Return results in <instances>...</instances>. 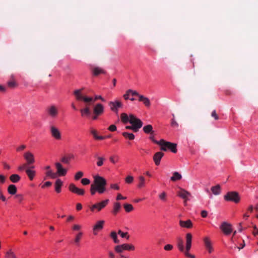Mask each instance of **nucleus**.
I'll list each match as a JSON object with an SVG mask.
<instances>
[{
    "mask_svg": "<svg viewBox=\"0 0 258 258\" xmlns=\"http://www.w3.org/2000/svg\"><path fill=\"white\" fill-rule=\"evenodd\" d=\"M97 191L100 194H103L106 190L105 186L97 187Z\"/></svg>",
    "mask_w": 258,
    "mask_h": 258,
    "instance_id": "nucleus-50",
    "label": "nucleus"
},
{
    "mask_svg": "<svg viewBox=\"0 0 258 258\" xmlns=\"http://www.w3.org/2000/svg\"><path fill=\"white\" fill-rule=\"evenodd\" d=\"M50 131L52 137L56 140H60L61 139V133L56 127L53 125L51 126Z\"/></svg>",
    "mask_w": 258,
    "mask_h": 258,
    "instance_id": "nucleus-10",
    "label": "nucleus"
},
{
    "mask_svg": "<svg viewBox=\"0 0 258 258\" xmlns=\"http://www.w3.org/2000/svg\"><path fill=\"white\" fill-rule=\"evenodd\" d=\"M130 123L134 126V128L139 131V130L142 126L143 122L141 119L137 118L134 115H130Z\"/></svg>",
    "mask_w": 258,
    "mask_h": 258,
    "instance_id": "nucleus-6",
    "label": "nucleus"
},
{
    "mask_svg": "<svg viewBox=\"0 0 258 258\" xmlns=\"http://www.w3.org/2000/svg\"><path fill=\"white\" fill-rule=\"evenodd\" d=\"M55 165L57 169V173L59 176H64L67 174V169L63 168L60 163L56 162Z\"/></svg>",
    "mask_w": 258,
    "mask_h": 258,
    "instance_id": "nucleus-16",
    "label": "nucleus"
},
{
    "mask_svg": "<svg viewBox=\"0 0 258 258\" xmlns=\"http://www.w3.org/2000/svg\"><path fill=\"white\" fill-rule=\"evenodd\" d=\"M118 234H119L122 238H126L127 239L129 238V236L127 235V232H123L120 230H118Z\"/></svg>",
    "mask_w": 258,
    "mask_h": 258,
    "instance_id": "nucleus-48",
    "label": "nucleus"
},
{
    "mask_svg": "<svg viewBox=\"0 0 258 258\" xmlns=\"http://www.w3.org/2000/svg\"><path fill=\"white\" fill-rule=\"evenodd\" d=\"M182 175L178 172H174L173 174V176L171 177V180L173 181H175L181 179Z\"/></svg>",
    "mask_w": 258,
    "mask_h": 258,
    "instance_id": "nucleus-34",
    "label": "nucleus"
},
{
    "mask_svg": "<svg viewBox=\"0 0 258 258\" xmlns=\"http://www.w3.org/2000/svg\"><path fill=\"white\" fill-rule=\"evenodd\" d=\"M122 135L124 138L130 140H133L135 139V135L133 133L123 132Z\"/></svg>",
    "mask_w": 258,
    "mask_h": 258,
    "instance_id": "nucleus-37",
    "label": "nucleus"
},
{
    "mask_svg": "<svg viewBox=\"0 0 258 258\" xmlns=\"http://www.w3.org/2000/svg\"><path fill=\"white\" fill-rule=\"evenodd\" d=\"M134 181V177L132 176H127L125 178V182L127 183H131Z\"/></svg>",
    "mask_w": 258,
    "mask_h": 258,
    "instance_id": "nucleus-51",
    "label": "nucleus"
},
{
    "mask_svg": "<svg viewBox=\"0 0 258 258\" xmlns=\"http://www.w3.org/2000/svg\"><path fill=\"white\" fill-rule=\"evenodd\" d=\"M104 111V106L101 103H97L93 108V115L92 116L93 120H96L98 117L101 115Z\"/></svg>",
    "mask_w": 258,
    "mask_h": 258,
    "instance_id": "nucleus-4",
    "label": "nucleus"
},
{
    "mask_svg": "<svg viewBox=\"0 0 258 258\" xmlns=\"http://www.w3.org/2000/svg\"><path fill=\"white\" fill-rule=\"evenodd\" d=\"M86 104L84 108L80 109L81 115L82 117L89 116L90 115L91 112L89 107V103H86Z\"/></svg>",
    "mask_w": 258,
    "mask_h": 258,
    "instance_id": "nucleus-17",
    "label": "nucleus"
},
{
    "mask_svg": "<svg viewBox=\"0 0 258 258\" xmlns=\"http://www.w3.org/2000/svg\"><path fill=\"white\" fill-rule=\"evenodd\" d=\"M164 153L161 152L156 153L153 156V160L156 165L158 166L160 164V161L164 156Z\"/></svg>",
    "mask_w": 258,
    "mask_h": 258,
    "instance_id": "nucleus-18",
    "label": "nucleus"
},
{
    "mask_svg": "<svg viewBox=\"0 0 258 258\" xmlns=\"http://www.w3.org/2000/svg\"><path fill=\"white\" fill-rule=\"evenodd\" d=\"M83 90V88H82L81 89L76 90L74 91V94L77 100H82L85 103H91L92 102H94L98 99H100L103 102L105 101V99L100 95L95 96L94 99L91 97L83 96L81 93Z\"/></svg>",
    "mask_w": 258,
    "mask_h": 258,
    "instance_id": "nucleus-1",
    "label": "nucleus"
},
{
    "mask_svg": "<svg viewBox=\"0 0 258 258\" xmlns=\"http://www.w3.org/2000/svg\"><path fill=\"white\" fill-rule=\"evenodd\" d=\"M90 181L88 178H83L81 180V183L83 185H85L89 184L90 183Z\"/></svg>",
    "mask_w": 258,
    "mask_h": 258,
    "instance_id": "nucleus-55",
    "label": "nucleus"
},
{
    "mask_svg": "<svg viewBox=\"0 0 258 258\" xmlns=\"http://www.w3.org/2000/svg\"><path fill=\"white\" fill-rule=\"evenodd\" d=\"M6 179L7 177L6 176L3 174H0V184H4L6 182Z\"/></svg>",
    "mask_w": 258,
    "mask_h": 258,
    "instance_id": "nucleus-53",
    "label": "nucleus"
},
{
    "mask_svg": "<svg viewBox=\"0 0 258 258\" xmlns=\"http://www.w3.org/2000/svg\"><path fill=\"white\" fill-rule=\"evenodd\" d=\"M143 130L146 134H153L154 132L153 130V127L151 124L144 126Z\"/></svg>",
    "mask_w": 258,
    "mask_h": 258,
    "instance_id": "nucleus-28",
    "label": "nucleus"
},
{
    "mask_svg": "<svg viewBox=\"0 0 258 258\" xmlns=\"http://www.w3.org/2000/svg\"><path fill=\"white\" fill-rule=\"evenodd\" d=\"M211 116L213 117L215 120H218L219 118V116L216 113V111L215 110H214L211 113Z\"/></svg>",
    "mask_w": 258,
    "mask_h": 258,
    "instance_id": "nucleus-54",
    "label": "nucleus"
},
{
    "mask_svg": "<svg viewBox=\"0 0 258 258\" xmlns=\"http://www.w3.org/2000/svg\"><path fill=\"white\" fill-rule=\"evenodd\" d=\"M123 207L126 212H130L134 209L133 206L131 204H124Z\"/></svg>",
    "mask_w": 258,
    "mask_h": 258,
    "instance_id": "nucleus-41",
    "label": "nucleus"
},
{
    "mask_svg": "<svg viewBox=\"0 0 258 258\" xmlns=\"http://www.w3.org/2000/svg\"><path fill=\"white\" fill-rule=\"evenodd\" d=\"M91 133L93 135V137L96 140H102L105 139L106 137L104 136H98L97 134V131L95 130H92L91 131Z\"/></svg>",
    "mask_w": 258,
    "mask_h": 258,
    "instance_id": "nucleus-33",
    "label": "nucleus"
},
{
    "mask_svg": "<svg viewBox=\"0 0 258 258\" xmlns=\"http://www.w3.org/2000/svg\"><path fill=\"white\" fill-rule=\"evenodd\" d=\"M109 201V200L106 199L105 200L96 203L89 206V209L92 212H99L108 205Z\"/></svg>",
    "mask_w": 258,
    "mask_h": 258,
    "instance_id": "nucleus-3",
    "label": "nucleus"
},
{
    "mask_svg": "<svg viewBox=\"0 0 258 258\" xmlns=\"http://www.w3.org/2000/svg\"><path fill=\"white\" fill-rule=\"evenodd\" d=\"M192 236L190 233H188L186 234L185 239H186V243H185V250L187 251H189L191 247V243H192Z\"/></svg>",
    "mask_w": 258,
    "mask_h": 258,
    "instance_id": "nucleus-15",
    "label": "nucleus"
},
{
    "mask_svg": "<svg viewBox=\"0 0 258 258\" xmlns=\"http://www.w3.org/2000/svg\"><path fill=\"white\" fill-rule=\"evenodd\" d=\"M97 159L98 161L96 163L97 165L99 167L102 166L105 159L102 157H98Z\"/></svg>",
    "mask_w": 258,
    "mask_h": 258,
    "instance_id": "nucleus-44",
    "label": "nucleus"
},
{
    "mask_svg": "<svg viewBox=\"0 0 258 258\" xmlns=\"http://www.w3.org/2000/svg\"><path fill=\"white\" fill-rule=\"evenodd\" d=\"M173 248V246L171 244H167L164 246V249L165 250H171Z\"/></svg>",
    "mask_w": 258,
    "mask_h": 258,
    "instance_id": "nucleus-61",
    "label": "nucleus"
},
{
    "mask_svg": "<svg viewBox=\"0 0 258 258\" xmlns=\"http://www.w3.org/2000/svg\"><path fill=\"white\" fill-rule=\"evenodd\" d=\"M185 255L187 257H190V258H195V256L194 255L191 254L189 253V251H187V250H185L184 252H183Z\"/></svg>",
    "mask_w": 258,
    "mask_h": 258,
    "instance_id": "nucleus-59",
    "label": "nucleus"
},
{
    "mask_svg": "<svg viewBox=\"0 0 258 258\" xmlns=\"http://www.w3.org/2000/svg\"><path fill=\"white\" fill-rule=\"evenodd\" d=\"M139 100L140 101L143 102V103L147 107H149L150 106L151 103L150 100L147 97H145L142 95L139 96Z\"/></svg>",
    "mask_w": 258,
    "mask_h": 258,
    "instance_id": "nucleus-24",
    "label": "nucleus"
},
{
    "mask_svg": "<svg viewBox=\"0 0 258 258\" xmlns=\"http://www.w3.org/2000/svg\"><path fill=\"white\" fill-rule=\"evenodd\" d=\"M21 179V177L17 174H14L10 176V180L13 183H17Z\"/></svg>",
    "mask_w": 258,
    "mask_h": 258,
    "instance_id": "nucleus-29",
    "label": "nucleus"
},
{
    "mask_svg": "<svg viewBox=\"0 0 258 258\" xmlns=\"http://www.w3.org/2000/svg\"><path fill=\"white\" fill-rule=\"evenodd\" d=\"M108 105L111 110L116 113L118 112V108L122 107V104L119 100L110 101L108 103Z\"/></svg>",
    "mask_w": 258,
    "mask_h": 258,
    "instance_id": "nucleus-9",
    "label": "nucleus"
},
{
    "mask_svg": "<svg viewBox=\"0 0 258 258\" xmlns=\"http://www.w3.org/2000/svg\"><path fill=\"white\" fill-rule=\"evenodd\" d=\"M104 223V221L103 220H100L96 222L93 229L94 235L97 234L96 231L101 230L103 228Z\"/></svg>",
    "mask_w": 258,
    "mask_h": 258,
    "instance_id": "nucleus-21",
    "label": "nucleus"
},
{
    "mask_svg": "<svg viewBox=\"0 0 258 258\" xmlns=\"http://www.w3.org/2000/svg\"><path fill=\"white\" fill-rule=\"evenodd\" d=\"M139 183L138 184V187L139 188H142L145 186V178L143 176H140L139 177Z\"/></svg>",
    "mask_w": 258,
    "mask_h": 258,
    "instance_id": "nucleus-39",
    "label": "nucleus"
},
{
    "mask_svg": "<svg viewBox=\"0 0 258 258\" xmlns=\"http://www.w3.org/2000/svg\"><path fill=\"white\" fill-rule=\"evenodd\" d=\"M34 168V166H31L26 169V173L28 175L29 179L31 181L33 180L34 177L36 174V171L33 170Z\"/></svg>",
    "mask_w": 258,
    "mask_h": 258,
    "instance_id": "nucleus-19",
    "label": "nucleus"
},
{
    "mask_svg": "<svg viewBox=\"0 0 258 258\" xmlns=\"http://www.w3.org/2000/svg\"><path fill=\"white\" fill-rule=\"evenodd\" d=\"M220 228L226 235H229L232 231V225L226 222L222 223Z\"/></svg>",
    "mask_w": 258,
    "mask_h": 258,
    "instance_id": "nucleus-13",
    "label": "nucleus"
},
{
    "mask_svg": "<svg viewBox=\"0 0 258 258\" xmlns=\"http://www.w3.org/2000/svg\"><path fill=\"white\" fill-rule=\"evenodd\" d=\"M26 148V145H22L19 147H18L16 149V151L17 152H21L23 151L24 149H25Z\"/></svg>",
    "mask_w": 258,
    "mask_h": 258,
    "instance_id": "nucleus-56",
    "label": "nucleus"
},
{
    "mask_svg": "<svg viewBox=\"0 0 258 258\" xmlns=\"http://www.w3.org/2000/svg\"><path fill=\"white\" fill-rule=\"evenodd\" d=\"M114 249L115 251L117 253H121L124 250L122 244L116 245Z\"/></svg>",
    "mask_w": 258,
    "mask_h": 258,
    "instance_id": "nucleus-45",
    "label": "nucleus"
},
{
    "mask_svg": "<svg viewBox=\"0 0 258 258\" xmlns=\"http://www.w3.org/2000/svg\"><path fill=\"white\" fill-rule=\"evenodd\" d=\"M8 85L10 88H15L17 86L16 83L14 81L9 82Z\"/></svg>",
    "mask_w": 258,
    "mask_h": 258,
    "instance_id": "nucleus-57",
    "label": "nucleus"
},
{
    "mask_svg": "<svg viewBox=\"0 0 258 258\" xmlns=\"http://www.w3.org/2000/svg\"><path fill=\"white\" fill-rule=\"evenodd\" d=\"M178 195L184 199V205H186V201L188 200L187 197L190 195V193L184 189H181L178 192Z\"/></svg>",
    "mask_w": 258,
    "mask_h": 258,
    "instance_id": "nucleus-20",
    "label": "nucleus"
},
{
    "mask_svg": "<svg viewBox=\"0 0 258 258\" xmlns=\"http://www.w3.org/2000/svg\"><path fill=\"white\" fill-rule=\"evenodd\" d=\"M179 225L183 228H190L192 227V223L190 220H187L186 221L180 220Z\"/></svg>",
    "mask_w": 258,
    "mask_h": 258,
    "instance_id": "nucleus-23",
    "label": "nucleus"
},
{
    "mask_svg": "<svg viewBox=\"0 0 258 258\" xmlns=\"http://www.w3.org/2000/svg\"><path fill=\"white\" fill-rule=\"evenodd\" d=\"M121 206L119 203L116 202L114 204L112 213L116 215L120 210Z\"/></svg>",
    "mask_w": 258,
    "mask_h": 258,
    "instance_id": "nucleus-35",
    "label": "nucleus"
},
{
    "mask_svg": "<svg viewBox=\"0 0 258 258\" xmlns=\"http://www.w3.org/2000/svg\"><path fill=\"white\" fill-rule=\"evenodd\" d=\"M62 185V182L60 179H57L55 183V189L57 193L61 191V187Z\"/></svg>",
    "mask_w": 258,
    "mask_h": 258,
    "instance_id": "nucleus-26",
    "label": "nucleus"
},
{
    "mask_svg": "<svg viewBox=\"0 0 258 258\" xmlns=\"http://www.w3.org/2000/svg\"><path fill=\"white\" fill-rule=\"evenodd\" d=\"M108 130L111 132H114L116 130V126L114 124H112L108 127Z\"/></svg>",
    "mask_w": 258,
    "mask_h": 258,
    "instance_id": "nucleus-62",
    "label": "nucleus"
},
{
    "mask_svg": "<svg viewBox=\"0 0 258 258\" xmlns=\"http://www.w3.org/2000/svg\"><path fill=\"white\" fill-rule=\"evenodd\" d=\"M97 191V187L92 184L90 186V192L92 195H94Z\"/></svg>",
    "mask_w": 258,
    "mask_h": 258,
    "instance_id": "nucleus-47",
    "label": "nucleus"
},
{
    "mask_svg": "<svg viewBox=\"0 0 258 258\" xmlns=\"http://www.w3.org/2000/svg\"><path fill=\"white\" fill-rule=\"evenodd\" d=\"M107 184L106 180L103 177L97 175L94 176V185L96 187H101L106 186Z\"/></svg>",
    "mask_w": 258,
    "mask_h": 258,
    "instance_id": "nucleus-8",
    "label": "nucleus"
},
{
    "mask_svg": "<svg viewBox=\"0 0 258 258\" xmlns=\"http://www.w3.org/2000/svg\"><path fill=\"white\" fill-rule=\"evenodd\" d=\"M120 118L121 121L124 123H126L127 122H130V116L128 117L127 114L125 113H122L120 114Z\"/></svg>",
    "mask_w": 258,
    "mask_h": 258,
    "instance_id": "nucleus-36",
    "label": "nucleus"
},
{
    "mask_svg": "<svg viewBox=\"0 0 258 258\" xmlns=\"http://www.w3.org/2000/svg\"><path fill=\"white\" fill-rule=\"evenodd\" d=\"M92 72L93 75L95 76H97L101 74H106L105 71H104L103 69L98 67H94L93 68H92Z\"/></svg>",
    "mask_w": 258,
    "mask_h": 258,
    "instance_id": "nucleus-22",
    "label": "nucleus"
},
{
    "mask_svg": "<svg viewBox=\"0 0 258 258\" xmlns=\"http://www.w3.org/2000/svg\"><path fill=\"white\" fill-rule=\"evenodd\" d=\"M46 110L48 115L52 118H55L58 114V109L55 105L49 106Z\"/></svg>",
    "mask_w": 258,
    "mask_h": 258,
    "instance_id": "nucleus-7",
    "label": "nucleus"
},
{
    "mask_svg": "<svg viewBox=\"0 0 258 258\" xmlns=\"http://www.w3.org/2000/svg\"><path fill=\"white\" fill-rule=\"evenodd\" d=\"M83 232L79 231L76 235L74 239V242L77 245H79L80 241L83 236Z\"/></svg>",
    "mask_w": 258,
    "mask_h": 258,
    "instance_id": "nucleus-31",
    "label": "nucleus"
},
{
    "mask_svg": "<svg viewBox=\"0 0 258 258\" xmlns=\"http://www.w3.org/2000/svg\"><path fill=\"white\" fill-rule=\"evenodd\" d=\"M73 157L74 156L72 155L70 156L69 157H64L61 159V161L63 163L69 164L71 159L73 158Z\"/></svg>",
    "mask_w": 258,
    "mask_h": 258,
    "instance_id": "nucleus-43",
    "label": "nucleus"
},
{
    "mask_svg": "<svg viewBox=\"0 0 258 258\" xmlns=\"http://www.w3.org/2000/svg\"><path fill=\"white\" fill-rule=\"evenodd\" d=\"M122 245L124 250H134L135 249V246L132 244L124 243Z\"/></svg>",
    "mask_w": 258,
    "mask_h": 258,
    "instance_id": "nucleus-38",
    "label": "nucleus"
},
{
    "mask_svg": "<svg viewBox=\"0 0 258 258\" xmlns=\"http://www.w3.org/2000/svg\"><path fill=\"white\" fill-rule=\"evenodd\" d=\"M177 246L180 251L183 252L185 250V247L184 246V242L181 238H179L178 239Z\"/></svg>",
    "mask_w": 258,
    "mask_h": 258,
    "instance_id": "nucleus-25",
    "label": "nucleus"
},
{
    "mask_svg": "<svg viewBox=\"0 0 258 258\" xmlns=\"http://www.w3.org/2000/svg\"><path fill=\"white\" fill-rule=\"evenodd\" d=\"M110 236L112 238L114 243H118L119 242V241L117 238V234L115 231H112L111 232Z\"/></svg>",
    "mask_w": 258,
    "mask_h": 258,
    "instance_id": "nucleus-40",
    "label": "nucleus"
},
{
    "mask_svg": "<svg viewBox=\"0 0 258 258\" xmlns=\"http://www.w3.org/2000/svg\"><path fill=\"white\" fill-rule=\"evenodd\" d=\"M224 199L227 201L233 202L238 203L240 200L238 192L236 191H229L224 196Z\"/></svg>",
    "mask_w": 258,
    "mask_h": 258,
    "instance_id": "nucleus-5",
    "label": "nucleus"
},
{
    "mask_svg": "<svg viewBox=\"0 0 258 258\" xmlns=\"http://www.w3.org/2000/svg\"><path fill=\"white\" fill-rule=\"evenodd\" d=\"M171 125L173 127H177L178 126V123L176 122V121L174 119H171Z\"/></svg>",
    "mask_w": 258,
    "mask_h": 258,
    "instance_id": "nucleus-60",
    "label": "nucleus"
},
{
    "mask_svg": "<svg viewBox=\"0 0 258 258\" xmlns=\"http://www.w3.org/2000/svg\"><path fill=\"white\" fill-rule=\"evenodd\" d=\"M126 199V197L122 196V195L120 194H118L116 197L117 200H125Z\"/></svg>",
    "mask_w": 258,
    "mask_h": 258,
    "instance_id": "nucleus-64",
    "label": "nucleus"
},
{
    "mask_svg": "<svg viewBox=\"0 0 258 258\" xmlns=\"http://www.w3.org/2000/svg\"><path fill=\"white\" fill-rule=\"evenodd\" d=\"M6 258H18L16 254L14 253V252L11 249L8 250L5 254Z\"/></svg>",
    "mask_w": 258,
    "mask_h": 258,
    "instance_id": "nucleus-32",
    "label": "nucleus"
},
{
    "mask_svg": "<svg viewBox=\"0 0 258 258\" xmlns=\"http://www.w3.org/2000/svg\"><path fill=\"white\" fill-rule=\"evenodd\" d=\"M69 189L73 193L76 194L80 196H83L85 194L83 189L79 188L74 183H71L69 186Z\"/></svg>",
    "mask_w": 258,
    "mask_h": 258,
    "instance_id": "nucleus-11",
    "label": "nucleus"
},
{
    "mask_svg": "<svg viewBox=\"0 0 258 258\" xmlns=\"http://www.w3.org/2000/svg\"><path fill=\"white\" fill-rule=\"evenodd\" d=\"M151 136L150 137H149L150 139L153 142H154V143L157 144L159 145V143H160V141H158L154 139V134H150Z\"/></svg>",
    "mask_w": 258,
    "mask_h": 258,
    "instance_id": "nucleus-58",
    "label": "nucleus"
},
{
    "mask_svg": "<svg viewBox=\"0 0 258 258\" xmlns=\"http://www.w3.org/2000/svg\"><path fill=\"white\" fill-rule=\"evenodd\" d=\"M81 229V226L79 224H74L72 227L73 231H80Z\"/></svg>",
    "mask_w": 258,
    "mask_h": 258,
    "instance_id": "nucleus-52",
    "label": "nucleus"
},
{
    "mask_svg": "<svg viewBox=\"0 0 258 258\" xmlns=\"http://www.w3.org/2000/svg\"><path fill=\"white\" fill-rule=\"evenodd\" d=\"M159 145L161 146L160 150L162 151H167V150H170L174 153H176L177 152L176 144L167 142L163 139H161L160 140Z\"/></svg>",
    "mask_w": 258,
    "mask_h": 258,
    "instance_id": "nucleus-2",
    "label": "nucleus"
},
{
    "mask_svg": "<svg viewBox=\"0 0 258 258\" xmlns=\"http://www.w3.org/2000/svg\"><path fill=\"white\" fill-rule=\"evenodd\" d=\"M84 175V173L82 171H78L76 173V174L75 175V179L76 180H78L80 179L82 177H83Z\"/></svg>",
    "mask_w": 258,
    "mask_h": 258,
    "instance_id": "nucleus-46",
    "label": "nucleus"
},
{
    "mask_svg": "<svg viewBox=\"0 0 258 258\" xmlns=\"http://www.w3.org/2000/svg\"><path fill=\"white\" fill-rule=\"evenodd\" d=\"M24 159L26 161V163L28 165H31L35 162L34 155L30 151L25 152L23 155Z\"/></svg>",
    "mask_w": 258,
    "mask_h": 258,
    "instance_id": "nucleus-12",
    "label": "nucleus"
},
{
    "mask_svg": "<svg viewBox=\"0 0 258 258\" xmlns=\"http://www.w3.org/2000/svg\"><path fill=\"white\" fill-rule=\"evenodd\" d=\"M211 191L212 193L215 195H218L221 192V187L219 185L212 186L211 187Z\"/></svg>",
    "mask_w": 258,
    "mask_h": 258,
    "instance_id": "nucleus-30",
    "label": "nucleus"
},
{
    "mask_svg": "<svg viewBox=\"0 0 258 258\" xmlns=\"http://www.w3.org/2000/svg\"><path fill=\"white\" fill-rule=\"evenodd\" d=\"M17 189L16 185L10 184L8 187V192L12 195H15L17 192Z\"/></svg>",
    "mask_w": 258,
    "mask_h": 258,
    "instance_id": "nucleus-27",
    "label": "nucleus"
},
{
    "mask_svg": "<svg viewBox=\"0 0 258 258\" xmlns=\"http://www.w3.org/2000/svg\"><path fill=\"white\" fill-rule=\"evenodd\" d=\"M128 93H130V94H131L132 96H137L139 97V96H141V95H140L138 92L136 91H134L131 89L128 90Z\"/></svg>",
    "mask_w": 258,
    "mask_h": 258,
    "instance_id": "nucleus-49",
    "label": "nucleus"
},
{
    "mask_svg": "<svg viewBox=\"0 0 258 258\" xmlns=\"http://www.w3.org/2000/svg\"><path fill=\"white\" fill-rule=\"evenodd\" d=\"M203 240L205 248L208 250V252L210 253L213 252L214 248L210 238L208 237H206L204 238Z\"/></svg>",
    "mask_w": 258,
    "mask_h": 258,
    "instance_id": "nucleus-14",
    "label": "nucleus"
},
{
    "mask_svg": "<svg viewBox=\"0 0 258 258\" xmlns=\"http://www.w3.org/2000/svg\"><path fill=\"white\" fill-rule=\"evenodd\" d=\"M29 165L27 164L26 163L25 164H24L23 165H22V166H20L18 167V170H23L24 169H27V166H28Z\"/></svg>",
    "mask_w": 258,
    "mask_h": 258,
    "instance_id": "nucleus-63",
    "label": "nucleus"
},
{
    "mask_svg": "<svg viewBox=\"0 0 258 258\" xmlns=\"http://www.w3.org/2000/svg\"><path fill=\"white\" fill-rule=\"evenodd\" d=\"M46 175L47 177H50L52 178L56 177V174L53 172L52 170H48L46 172Z\"/></svg>",
    "mask_w": 258,
    "mask_h": 258,
    "instance_id": "nucleus-42",
    "label": "nucleus"
}]
</instances>
